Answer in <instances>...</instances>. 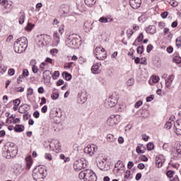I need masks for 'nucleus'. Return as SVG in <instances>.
I'll use <instances>...</instances> for the list:
<instances>
[{
    "instance_id": "24",
    "label": "nucleus",
    "mask_w": 181,
    "mask_h": 181,
    "mask_svg": "<svg viewBox=\"0 0 181 181\" xmlns=\"http://www.w3.org/2000/svg\"><path fill=\"white\" fill-rule=\"evenodd\" d=\"M14 131H16V132H23V131H25V127L22 124L16 125L14 128Z\"/></svg>"
},
{
    "instance_id": "31",
    "label": "nucleus",
    "mask_w": 181,
    "mask_h": 181,
    "mask_svg": "<svg viewBox=\"0 0 181 181\" xmlns=\"http://www.w3.org/2000/svg\"><path fill=\"white\" fill-rule=\"evenodd\" d=\"M122 166H124V163L121 160H118L117 164H115V168H117L118 170H119V169H121Z\"/></svg>"
},
{
    "instance_id": "52",
    "label": "nucleus",
    "mask_w": 181,
    "mask_h": 181,
    "mask_svg": "<svg viewBox=\"0 0 181 181\" xmlns=\"http://www.w3.org/2000/svg\"><path fill=\"white\" fill-rule=\"evenodd\" d=\"M153 98H155V96H153V95H151L150 96L147 97L146 98L147 103H151V101H152Z\"/></svg>"
},
{
    "instance_id": "55",
    "label": "nucleus",
    "mask_w": 181,
    "mask_h": 181,
    "mask_svg": "<svg viewBox=\"0 0 181 181\" xmlns=\"http://www.w3.org/2000/svg\"><path fill=\"white\" fill-rule=\"evenodd\" d=\"M8 76H13L15 74V69H10L8 71Z\"/></svg>"
},
{
    "instance_id": "13",
    "label": "nucleus",
    "mask_w": 181,
    "mask_h": 181,
    "mask_svg": "<svg viewBox=\"0 0 181 181\" xmlns=\"http://www.w3.org/2000/svg\"><path fill=\"white\" fill-rule=\"evenodd\" d=\"M141 4H142V0H130L129 1L130 6L133 9H138V8H140Z\"/></svg>"
},
{
    "instance_id": "64",
    "label": "nucleus",
    "mask_w": 181,
    "mask_h": 181,
    "mask_svg": "<svg viewBox=\"0 0 181 181\" xmlns=\"http://www.w3.org/2000/svg\"><path fill=\"white\" fill-rule=\"evenodd\" d=\"M170 181H180V180H179V177H177V176L173 177L170 178Z\"/></svg>"
},
{
    "instance_id": "25",
    "label": "nucleus",
    "mask_w": 181,
    "mask_h": 181,
    "mask_svg": "<svg viewBox=\"0 0 181 181\" xmlns=\"http://www.w3.org/2000/svg\"><path fill=\"white\" fill-rule=\"evenodd\" d=\"M62 77H64L66 81H70V80H71V74H69V72H63Z\"/></svg>"
},
{
    "instance_id": "4",
    "label": "nucleus",
    "mask_w": 181,
    "mask_h": 181,
    "mask_svg": "<svg viewBox=\"0 0 181 181\" xmlns=\"http://www.w3.org/2000/svg\"><path fill=\"white\" fill-rule=\"evenodd\" d=\"M78 177L84 181H97V175L90 170H85L81 171Z\"/></svg>"
},
{
    "instance_id": "18",
    "label": "nucleus",
    "mask_w": 181,
    "mask_h": 181,
    "mask_svg": "<svg viewBox=\"0 0 181 181\" xmlns=\"http://www.w3.org/2000/svg\"><path fill=\"white\" fill-rule=\"evenodd\" d=\"M83 29L85 32H90V30H93V23L86 21L83 24Z\"/></svg>"
},
{
    "instance_id": "51",
    "label": "nucleus",
    "mask_w": 181,
    "mask_h": 181,
    "mask_svg": "<svg viewBox=\"0 0 181 181\" xmlns=\"http://www.w3.org/2000/svg\"><path fill=\"white\" fill-rule=\"evenodd\" d=\"M33 117L34 118H39V117H40V113L39 112V111L36 110L33 112Z\"/></svg>"
},
{
    "instance_id": "60",
    "label": "nucleus",
    "mask_w": 181,
    "mask_h": 181,
    "mask_svg": "<svg viewBox=\"0 0 181 181\" xmlns=\"http://www.w3.org/2000/svg\"><path fill=\"white\" fill-rule=\"evenodd\" d=\"M133 167H134V162L129 161V163L127 164L128 169H132Z\"/></svg>"
},
{
    "instance_id": "16",
    "label": "nucleus",
    "mask_w": 181,
    "mask_h": 181,
    "mask_svg": "<svg viewBox=\"0 0 181 181\" xmlns=\"http://www.w3.org/2000/svg\"><path fill=\"white\" fill-rule=\"evenodd\" d=\"M175 132L177 135H181V120H177L174 123Z\"/></svg>"
},
{
    "instance_id": "23",
    "label": "nucleus",
    "mask_w": 181,
    "mask_h": 181,
    "mask_svg": "<svg viewBox=\"0 0 181 181\" xmlns=\"http://www.w3.org/2000/svg\"><path fill=\"white\" fill-rule=\"evenodd\" d=\"M175 125V121L172 120V119H170L165 124V128L166 129H170L172 128V126Z\"/></svg>"
},
{
    "instance_id": "42",
    "label": "nucleus",
    "mask_w": 181,
    "mask_h": 181,
    "mask_svg": "<svg viewBox=\"0 0 181 181\" xmlns=\"http://www.w3.org/2000/svg\"><path fill=\"white\" fill-rule=\"evenodd\" d=\"M151 81L153 83H158L159 82V77L156 76H153L152 78H151Z\"/></svg>"
},
{
    "instance_id": "15",
    "label": "nucleus",
    "mask_w": 181,
    "mask_h": 181,
    "mask_svg": "<svg viewBox=\"0 0 181 181\" xmlns=\"http://www.w3.org/2000/svg\"><path fill=\"white\" fill-rule=\"evenodd\" d=\"M173 159H179L180 158L181 155V144L178 145L176 148L175 151H174L173 153Z\"/></svg>"
},
{
    "instance_id": "33",
    "label": "nucleus",
    "mask_w": 181,
    "mask_h": 181,
    "mask_svg": "<svg viewBox=\"0 0 181 181\" xmlns=\"http://www.w3.org/2000/svg\"><path fill=\"white\" fill-rule=\"evenodd\" d=\"M135 83V79L131 78L127 81V84L129 86H134V83Z\"/></svg>"
},
{
    "instance_id": "3",
    "label": "nucleus",
    "mask_w": 181,
    "mask_h": 181,
    "mask_svg": "<svg viewBox=\"0 0 181 181\" xmlns=\"http://www.w3.org/2000/svg\"><path fill=\"white\" fill-rule=\"evenodd\" d=\"M81 40L80 39V36L77 34H71L70 35L66 40V45L68 47H72L73 49L77 47Z\"/></svg>"
},
{
    "instance_id": "29",
    "label": "nucleus",
    "mask_w": 181,
    "mask_h": 181,
    "mask_svg": "<svg viewBox=\"0 0 181 181\" xmlns=\"http://www.w3.org/2000/svg\"><path fill=\"white\" fill-rule=\"evenodd\" d=\"M173 62L176 63L177 64H180L181 63V57L179 56H175L173 57Z\"/></svg>"
},
{
    "instance_id": "27",
    "label": "nucleus",
    "mask_w": 181,
    "mask_h": 181,
    "mask_svg": "<svg viewBox=\"0 0 181 181\" xmlns=\"http://www.w3.org/2000/svg\"><path fill=\"white\" fill-rule=\"evenodd\" d=\"M34 28V24H32L31 23H28L27 25L25 27V30H27V32H30Z\"/></svg>"
},
{
    "instance_id": "9",
    "label": "nucleus",
    "mask_w": 181,
    "mask_h": 181,
    "mask_svg": "<svg viewBox=\"0 0 181 181\" xmlns=\"http://www.w3.org/2000/svg\"><path fill=\"white\" fill-rule=\"evenodd\" d=\"M95 54L98 60H104L107 57V52L102 47H97L95 49Z\"/></svg>"
},
{
    "instance_id": "35",
    "label": "nucleus",
    "mask_w": 181,
    "mask_h": 181,
    "mask_svg": "<svg viewBox=\"0 0 181 181\" xmlns=\"http://www.w3.org/2000/svg\"><path fill=\"white\" fill-rule=\"evenodd\" d=\"M155 148V145L153 143H148L147 144L148 151H153Z\"/></svg>"
},
{
    "instance_id": "5",
    "label": "nucleus",
    "mask_w": 181,
    "mask_h": 181,
    "mask_svg": "<svg viewBox=\"0 0 181 181\" xmlns=\"http://www.w3.org/2000/svg\"><path fill=\"white\" fill-rule=\"evenodd\" d=\"M46 175V170L43 167L38 166L33 171V177L36 181H42Z\"/></svg>"
},
{
    "instance_id": "8",
    "label": "nucleus",
    "mask_w": 181,
    "mask_h": 181,
    "mask_svg": "<svg viewBox=\"0 0 181 181\" xmlns=\"http://www.w3.org/2000/svg\"><path fill=\"white\" fill-rule=\"evenodd\" d=\"M121 116L119 115H111L107 120V124L109 127H115L119 122Z\"/></svg>"
},
{
    "instance_id": "22",
    "label": "nucleus",
    "mask_w": 181,
    "mask_h": 181,
    "mask_svg": "<svg viewBox=\"0 0 181 181\" xmlns=\"http://www.w3.org/2000/svg\"><path fill=\"white\" fill-rule=\"evenodd\" d=\"M33 163V161L32 160V157L25 158L26 169H30V166H32Z\"/></svg>"
},
{
    "instance_id": "19",
    "label": "nucleus",
    "mask_w": 181,
    "mask_h": 181,
    "mask_svg": "<svg viewBox=\"0 0 181 181\" xmlns=\"http://www.w3.org/2000/svg\"><path fill=\"white\" fill-rule=\"evenodd\" d=\"M43 80H50L52 78V72L49 70H46L42 73Z\"/></svg>"
},
{
    "instance_id": "1",
    "label": "nucleus",
    "mask_w": 181,
    "mask_h": 181,
    "mask_svg": "<svg viewBox=\"0 0 181 181\" xmlns=\"http://www.w3.org/2000/svg\"><path fill=\"white\" fill-rule=\"evenodd\" d=\"M18 155V146L15 143L7 142L4 148L2 156L6 159L15 158Z\"/></svg>"
},
{
    "instance_id": "40",
    "label": "nucleus",
    "mask_w": 181,
    "mask_h": 181,
    "mask_svg": "<svg viewBox=\"0 0 181 181\" xmlns=\"http://www.w3.org/2000/svg\"><path fill=\"white\" fill-rule=\"evenodd\" d=\"M166 175H167L168 177L171 179L172 177H173V175H175V172L170 170V171L167 172Z\"/></svg>"
},
{
    "instance_id": "21",
    "label": "nucleus",
    "mask_w": 181,
    "mask_h": 181,
    "mask_svg": "<svg viewBox=\"0 0 181 181\" xmlns=\"http://www.w3.org/2000/svg\"><path fill=\"white\" fill-rule=\"evenodd\" d=\"M77 5V9H78V11L80 12H86V6L84 5V4H83V2L80 1L76 3Z\"/></svg>"
},
{
    "instance_id": "45",
    "label": "nucleus",
    "mask_w": 181,
    "mask_h": 181,
    "mask_svg": "<svg viewBox=\"0 0 181 181\" xmlns=\"http://www.w3.org/2000/svg\"><path fill=\"white\" fill-rule=\"evenodd\" d=\"M52 25L53 26H59V24L60 23V21H59V20H57V18H54L52 21Z\"/></svg>"
},
{
    "instance_id": "49",
    "label": "nucleus",
    "mask_w": 181,
    "mask_h": 181,
    "mask_svg": "<svg viewBox=\"0 0 181 181\" xmlns=\"http://www.w3.org/2000/svg\"><path fill=\"white\" fill-rule=\"evenodd\" d=\"M32 70H33V72L35 73V74H36V73L39 71V68H37V66L33 65Z\"/></svg>"
},
{
    "instance_id": "57",
    "label": "nucleus",
    "mask_w": 181,
    "mask_h": 181,
    "mask_svg": "<svg viewBox=\"0 0 181 181\" xmlns=\"http://www.w3.org/2000/svg\"><path fill=\"white\" fill-rule=\"evenodd\" d=\"M143 104L141 100H139L136 103L134 107L135 108H139V106Z\"/></svg>"
},
{
    "instance_id": "44",
    "label": "nucleus",
    "mask_w": 181,
    "mask_h": 181,
    "mask_svg": "<svg viewBox=\"0 0 181 181\" xmlns=\"http://www.w3.org/2000/svg\"><path fill=\"white\" fill-rule=\"evenodd\" d=\"M170 5H171L172 6H177V5H179V3L176 1L170 0Z\"/></svg>"
},
{
    "instance_id": "14",
    "label": "nucleus",
    "mask_w": 181,
    "mask_h": 181,
    "mask_svg": "<svg viewBox=\"0 0 181 181\" xmlns=\"http://www.w3.org/2000/svg\"><path fill=\"white\" fill-rule=\"evenodd\" d=\"M53 46L55 47H57L59 46V44L60 43V35L57 32H54L53 33Z\"/></svg>"
},
{
    "instance_id": "47",
    "label": "nucleus",
    "mask_w": 181,
    "mask_h": 181,
    "mask_svg": "<svg viewBox=\"0 0 181 181\" xmlns=\"http://www.w3.org/2000/svg\"><path fill=\"white\" fill-rule=\"evenodd\" d=\"M153 49V45H148L146 47V52L147 53H151V51Z\"/></svg>"
},
{
    "instance_id": "54",
    "label": "nucleus",
    "mask_w": 181,
    "mask_h": 181,
    "mask_svg": "<svg viewBox=\"0 0 181 181\" xmlns=\"http://www.w3.org/2000/svg\"><path fill=\"white\" fill-rule=\"evenodd\" d=\"M129 176H131V170H127L124 175V179H128V177H129Z\"/></svg>"
},
{
    "instance_id": "62",
    "label": "nucleus",
    "mask_w": 181,
    "mask_h": 181,
    "mask_svg": "<svg viewBox=\"0 0 181 181\" xmlns=\"http://www.w3.org/2000/svg\"><path fill=\"white\" fill-rule=\"evenodd\" d=\"M41 112L45 114V112H47V106L45 105L44 107H42Z\"/></svg>"
},
{
    "instance_id": "46",
    "label": "nucleus",
    "mask_w": 181,
    "mask_h": 181,
    "mask_svg": "<svg viewBox=\"0 0 181 181\" xmlns=\"http://www.w3.org/2000/svg\"><path fill=\"white\" fill-rule=\"evenodd\" d=\"M21 76H23V77H28V76H29V71H28V69H23V74Z\"/></svg>"
},
{
    "instance_id": "20",
    "label": "nucleus",
    "mask_w": 181,
    "mask_h": 181,
    "mask_svg": "<svg viewBox=\"0 0 181 181\" xmlns=\"http://www.w3.org/2000/svg\"><path fill=\"white\" fill-rule=\"evenodd\" d=\"M91 71L93 74H100V73H101V71L100 70V66H98V64H94L92 66Z\"/></svg>"
},
{
    "instance_id": "43",
    "label": "nucleus",
    "mask_w": 181,
    "mask_h": 181,
    "mask_svg": "<svg viewBox=\"0 0 181 181\" xmlns=\"http://www.w3.org/2000/svg\"><path fill=\"white\" fill-rule=\"evenodd\" d=\"M15 91H17V92H19V93H23V91H25V88H23V87L15 88Z\"/></svg>"
},
{
    "instance_id": "32",
    "label": "nucleus",
    "mask_w": 181,
    "mask_h": 181,
    "mask_svg": "<svg viewBox=\"0 0 181 181\" xmlns=\"http://www.w3.org/2000/svg\"><path fill=\"white\" fill-rule=\"evenodd\" d=\"M25 14H22L20 17H19V20H18V22L20 23V25H23V23H25Z\"/></svg>"
},
{
    "instance_id": "41",
    "label": "nucleus",
    "mask_w": 181,
    "mask_h": 181,
    "mask_svg": "<svg viewBox=\"0 0 181 181\" xmlns=\"http://www.w3.org/2000/svg\"><path fill=\"white\" fill-rule=\"evenodd\" d=\"M172 81H169L168 79L165 80V86L167 87V88H170V86H172Z\"/></svg>"
},
{
    "instance_id": "30",
    "label": "nucleus",
    "mask_w": 181,
    "mask_h": 181,
    "mask_svg": "<svg viewBox=\"0 0 181 181\" xmlns=\"http://www.w3.org/2000/svg\"><path fill=\"white\" fill-rule=\"evenodd\" d=\"M134 59L136 64H139V63H141V64H145V63H146V60H144V62H141V59H139V57L135 58L134 57Z\"/></svg>"
},
{
    "instance_id": "10",
    "label": "nucleus",
    "mask_w": 181,
    "mask_h": 181,
    "mask_svg": "<svg viewBox=\"0 0 181 181\" xmlns=\"http://www.w3.org/2000/svg\"><path fill=\"white\" fill-rule=\"evenodd\" d=\"M96 163L98 168H99L100 170H103V172H107V170L110 169V167L108 166V165H107V160L104 158L102 160H99L98 158H97Z\"/></svg>"
},
{
    "instance_id": "39",
    "label": "nucleus",
    "mask_w": 181,
    "mask_h": 181,
    "mask_svg": "<svg viewBox=\"0 0 181 181\" xmlns=\"http://www.w3.org/2000/svg\"><path fill=\"white\" fill-rule=\"evenodd\" d=\"M51 98L52 100H57V98H59V93L57 92L53 93L51 95Z\"/></svg>"
},
{
    "instance_id": "37",
    "label": "nucleus",
    "mask_w": 181,
    "mask_h": 181,
    "mask_svg": "<svg viewBox=\"0 0 181 181\" xmlns=\"http://www.w3.org/2000/svg\"><path fill=\"white\" fill-rule=\"evenodd\" d=\"M53 80H56L58 78L59 76H60V72L59 71H55L54 74L52 75Z\"/></svg>"
},
{
    "instance_id": "61",
    "label": "nucleus",
    "mask_w": 181,
    "mask_h": 181,
    "mask_svg": "<svg viewBox=\"0 0 181 181\" xmlns=\"http://www.w3.org/2000/svg\"><path fill=\"white\" fill-rule=\"evenodd\" d=\"M71 66H73V62L65 64V69H71Z\"/></svg>"
},
{
    "instance_id": "38",
    "label": "nucleus",
    "mask_w": 181,
    "mask_h": 181,
    "mask_svg": "<svg viewBox=\"0 0 181 181\" xmlns=\"http://www.w3.org/2000/svg\"><path fill=\"white\" fill-rule=\"evenodd\" d=\"M99 22H100V23H108V18L105 17H101L99 19Z\"/></svg>"
},
{
    "instance_id": "34",
    "label": "nucleus",
    "mask_w": 181,
    "mask_h": 181,
    "mask_svg": "<svg viewBox=\"0 0 181 181\" xmlns=\"http://www.w3.org/2000/svg\"><path fill=\"white\" fill-rule=\"evenodd\" d=\"M60 159H62L64 162H69L70 161V158L66 157L64 154H61L60 155Z\"/></svg>"
},
{
    "instance_id": "2",
    "label": "nucleus",
    "mask_w": 181,
    "mask_h": 181,
    "mask_svg": "<svg viewBox=\"0 0 181 181\" xmlns=\"http://www.w3.org/2000/svg\"><path fill=\"white\" fill-rule=\"evenodd\" d=\"M13 49L16 53H23L28 49V38L26 37L18 38L14 42Z\"/></svg>"
},
{
    "instance_id": "48",
    "label": "nucleus",
    "mask_w": 181,
    "mask_h": 181,
    "mask_svg": "<svg viewBox=\"0 0 181 181\" xmlns=\"http://www.w3.org/2000/svg\"><path fill=\"white\" fill-rule=\"evenodd\" d=\"M137 153H145V151L141 149V146H137L136 148Z\"/></svg>"
},
{
    "instance_id": "36",
    "label": "nucleus",
    "mask_w": 181,
    "mask_h": 181,
    "mask_svg": "<svg viewBox=\"0 0 181 181\" xmlns=\"http://www.w3.org/2000/svg\"><path fill=\"white\" fill-rule=\"evenodd\" d=\"M144 45H141V47H138L136 49V52L139 54H142L144 53Z\"/></svg>"
},
{
    "instance_id": "56",
    "label": "nucleus",
    "mask_w": 181,
    "mask_h": 181,
    "mask_svg": "<svg viewBox=\"0 0 181 181\" xmlns=\"http://www.w3.org/2000/svg\"><path fill=\"white\" fill-rule=\"evenodd\" d=\"M23 78V75H20L19 77L17 78L18 84H21L22 83Z\"/></svg>"
},
{
    "instance_id": "17",
    "label": "nucleus",
    "mask_w": 181,
    "mask_h": 181,
    "mask_svg": "<svg viewBox=\"0 0 181 181\" xmlns=\"http://www.w3.org/2000/svg\"><path fill=\"white\" fill-rule=\"evenodd\" d=\"M146 33H150V35H155L156 33V27L155 25H149L146 28Z\"/></svg>"
},
{
    "instance_id": "6",
    "label": "nucleus",
    "mask_w": 181,
    "mask_h": 181,
    "mask_svg": "<svg viewBox=\"0 0 181 181\" xmlns=\"http://www.w3.org/2000/svg\"><path fill=\"white\" fill-rule=\"evenodd\" d=\"M87 166V161L86 160V158H81L79 160H76L74 163V169L78 172L80 170H82V169H85Z\"/></svg>"
},
{
    "instance_id": "58",
    "label": "nucleus",
    "mask_w": 181,
    "mask_h": 181,
    "mask_svg": "<svg viewBox=\"0 0 181 181\" xmlns=\"http://www.w3.org/2000/svg\"><path fill=\"white\" fill-rule=\"evenodd\" d=\"M33 95V89L29 88L27 91V95Z\"/></svg>"
},
{
    "instance_id": "11",
    "label": "nucleus",
    "mask_w": 181,
    "mask_h": 181,
    "mask_svg": "<svg viewBox=\"0 0 181 181\" xmlns=\"http://www.w3.org/2000/svg\"><path fill=\"white\" fill-rule=\"evenodd\" d=\"M98 148L97 146L92 144V145H88L85 148H84V153H88L90 156H93L94 155V153L98 151Z\"/></svg>"
},
{
    "instance_id": "63",
    "label": "nucleus",
    "mask_w": 181,
    "mask_h": 181,
    "mask_svg": "<svg viewBox=\"0 0 181 181\" xmlns=\"http://www.w3.org/2000/svg\"><path fill=\"white\" fill-rule=\"evenodd\" d=\"M137 168H138L139 169H141V170L145 169V164H144V163H139V164H138Z\"/></svg>"
},
{
    "instance_id": "53",
    "label": "nucleus",
    "mask_w": 181,
    "mask_h": 181,
    "mask_svg": "<svg viewBox=\"0 0 181 181\" xmlns=\"http://www.w3.org/2000/svg\"><path fill=\"white\" fill-rule=\"evenodd\" d=\"M13 103L14 105L19 107V105L21 104V100H19V99L14 100Z\"/></svg>"
},
{
    "instance_id": "12",
    "label": "nucleus",
    "mask_w": 181,
    "mask_h": 181,
    "mask_svg": "<svg viewBox=\"0 0 181 181\" xmlns=\"http://www.w3.org/2000/svg\"><path fill=\"white\" fill-rule=\"evenodd\" d=\"M165 160H166V159L163 155L156 156V166H157V168H162V166H163V164L165 163Z\"/></svg>"
},
{
    "instance_id": "26",
    "label": "nucleus",
    "mask_w": 181,
    "mask_h": 181,
    "mask_svg": "<svg viewBox=\"0 0 181 181\" xmlns=\"http://www.w3.org/2000/svg\"><path fill=\"white\" fill-rule=\"evenodd\" d=\"M107 142H115L117 141V139L114 136V135L109 134L107 135Z\"/></svg>"
},
{
    "instance_id": "7",
    "label": "nucleus",
    "mask_w": 181,
    "mask_h": 181,
    "mask_svg": "<svg viewBox=\"0 0 181 181\" xmlns=\"http://www.w3.org/2000/svg\"><path fill=\"white\" fill-rule=\"evenodd\" d=\"M117 103H118V96L112 95L105 100V107H106V108H112V107H115V105H117Z\"/></svg>"
},
{
    "instance_id": "50",
    "label": "nucleus",
    "mask_w": 181,
    "mask_h": 181,
    "mask_svg": "<svg viewBox=\"0 0 181 181\" xmlns=\"http://www.w3.org/2000/svg\"><path fill=\"white\" fill-rule=\"evenodd\" d=\"M137 40L138 42H142V40H144V33H140V35L137 37Z\"/></svg>"
},
{
    "instance_id": "28",
    "label": "nucleus",
    "mask_w": 181,
    "mask_h": 181,
    "mask_svg": "<svg viewBox=\"0 0 181 181\" xmlns=\"http://www.w3.org/2000/svg\"><path fill=\"white\" fill-rule=\"evenodd\" d=\"M84 2L87 6H93L95 5V1L94 0H84Z\"/></svg>"
},
{
    "instance_id": "59",
    "label": "nucleus",
    "mask_w": 181,
    "mask_h": 181,
    "mask_svg": "<svg viewBox=\"0 0 181 181\" xmlns=\"http://www.w3.org/2000/svg\"><path fill=\"white\" fill-rule=\"evenodd\" d=\"M79 62L81 63V64H83V63H86L87 61L86 60V59L83 57H80L78 58Z\"/></svg>"
}]
</instances>
